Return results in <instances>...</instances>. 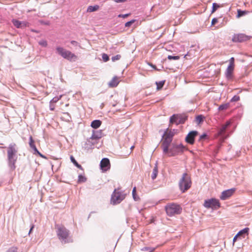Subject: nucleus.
<instances>
[{"label":"nucleus","mask_w":252,"mask_h":252,"mask_svg":"<svg viewBox=\"0 0 252 252\" xmlns=\"http://www.w3.org/2000/svg\"><path fill=\"white\" fill-rule=\"evenodd\" d=\"M17 153V148L15 143L9 144L7 150V158L8 160V165L11 170L15 169V162L17 160L16 154Z\"/></svg>","instance_id":"1"},{"label":"nucleus","mask_w":252,"mask_h":252,"mask_svg":"<svg viewBox=\"0 0 252 252\" xmlns=\"http://www.w3.org/2000/svg\"><path fill=\"white\" fill-rule=\"evenodd\" d=\"M177 129H170L167 128L162 135V142L161 148L165 152L167 151L168 147H169L172 141L173 137L177 132Z\"/></svg>","instance_id":"2"},{"label":"nucleus","mask_w":252,"mask_h":252,"mask_svg":"<svg viewBox=\"0 0 252 252\" xmlns=\"http://www.w3.org/2000/svg\"><path fill=\"white\" fill-rule=\"evenodd\" d=\"M187 150L182 144H177L172 143L171 147H168L166 152L163 150V154L168 157H174L183 153L185 150Z\"/></svg>","instance_id":"3"},{"label":"nucleus","mask_w":252,"mask_h":252,"mask_svg":"<svg viewBox=\"0 0 252 252\" xmlns=\"http://www.w3.org/2000/svg\"><path fill=\"white\" fill-rule=\"evenodd\" d=\"M191 185L190 177L187 173H184L179 183L180 190L184 192L190 188Z\"/></svg>","instance_id":"4"},{"label":"nucleus","mask_w":252,"mask_h":252,"mask_svg":"<svg viewBox=\"0 0 252 252\" xmlns=\"http://www.w3.org/2000/svg\"><path fill=\"white\" fill-rule=\"evenodd\" d=\"M56 50L57 53L64 59L70 61H75L77 59V56L74 54L62 47H57Z\"/></svg>","instance_id":"5"},{"label":"nucleus","mask_w":252,"mask_h":252,"mask_svg":"<svg viewBox=\"0 0 252 252\" xmlns=\"http://www.w3.org/2000/svg\"><path fill=\"white\" fill-rule=\"evenodd\" d=\"M57 232L59 239L61 240L62 243H66L72 241V240H68L69 231L64 226L59 227Z\"/></svg>","instance_id":"6"},{"label":"nucleus","mask_w":252,"mask_h":252,"mask_svg":"<svg viewBox=\"0 0 252 252\" xmlns=\"http://www.w3.org/2000/svg\"><path fill=\"white\" fill-rule=\"evenodd\" d=\"M165 210L169 216H173L180 214L182 209L179 205L173 203L167 205L165 206Z\"/></svg>","instance_id":"7"},{"label":"nucleus","mask_w":252,"mask_h":252,"mask_svg":"<svg viewBox=\"0 0 252 252\" xmlns=\"http://www.w3.org/2000/svg\"><path fill=\"white\" fill-rule=\"evenodd\" d=\"M126 197V194L122 191H117L116 189L111 196V202L113 205L119 204Z\"/></svg>","instance_id":"8"},{"label":"nucleus","mask_w":252,"mask_h":252,"mask_svg":"<svg viewBox=\"0 0 252 252\" xmlns=\"http://www.w3.org/2000/svg\"><path fill=\"white\" fill-rule=\"evenodd\" d=\"M203 206L207 209L211 208L213 210H217L220 207V204L218 199L211 198L205 200Z\"/></svg>","instance_id":"9"},{"label":"nucleus","mask_w":252,"mask_h":252,"mask_svg":"<svg viewBox=\"0 0 252 252\" xmlns=\"http://www.w3.org/2000/svg\"><path fill=\"white\" fill-rule=\"evenodd\" d=\"M198 135V132L196 130L190 131L185 138V141L188 144L192 145L194 143V139Z\"/></svg>","instance_id":"10"},{"label":"nucleus","mask_w":252,"mask_h":252,"mask_svg":"<svg viewBox=\"0 0 252 252\" xmlns=\"http://www.w3.org/2000/svg\"><path fill=\"white\" fill-rule=\"evenodd\" d=\"M250 39L249 36L246 35L243 33H239L235 34L233 38L232 41L235 42H241L245 41H247Z\"/></svg>","instance_id":"11"},{"label":"nucleus","mask_w":252,"mask_h":252,"mask_svg":"<svg viewBox=\"0 0 252 252\" xmlns=\"http://www.w3.org/2000/svg\"><path fill=\"white\" fill-rule=\"evenodd\" d=\"M235 189H230L223 191L220 196V199L222 200H225L231 197L235 192Z\"/></svg>","instance_id":"12"},{"label":"nucleus","mask_w":252,"mask_h":252,"mask_svg":"<svg viewBox=\"0 0 252 252\" xmlns=\"http://www.w3.org/2000/svg\"><path fill=\"white\" fill-rule=\"evenodd\" d=\"M100 166L102 170L106 171L110 168V161L107 158H103L100 161Z\"/></svg>","instance_id":"13"},{"label":"nucleus","mask_w":252,"mask_h":252,"mask_svg":"<svg viewBox=\"0 0 252 252\" xmlns=\"http://www.w3.org/2000/svg\"><path fill=\"white\" fill-rule=\"evenodd\" d=\"M234 67L228 65L225 72V75L228 80H231L233 78V72Z\"/></svg>","instance_id":"14"},{"label":"nucleus","mask_w":252,"mask_h":252,"mask_svg":"<svg viewBox=\"0 0 252 252\" xmlns=\"http://www.w3.org/2000/svg\"><path fill=\"white\" fill-rule=\"evenodd\" d=\"M231 124V122L228 121L225 124L223 125L219 131V134L221 136H224L227 128L230 126Z\"/></svg>","instance_id":"15"},{"label":"nucleus","mask_w":252,"mask_h":252,"mask_svg":"<svg viewBox=\"0 0 252 252\" xmlns=\"http://www.w3.org/2000/svg\"><path fill=\"white\" fill-rule=\"evenodd\" d=\"M91 140L89 138L86 140V142L82 145V148L85 151H89L94 148L93 146V143L91 142Z\"/></svg>","instance_id":"16"},{"label":"nucleus","mask_w":252,"mask_h":252,"mask_svg":"<svg viewBox=\"0 0 252 252\" xmlns=\"http://www.w3.org/2000/svg\"><path fill=\"white\" fill-rule=\"evenodd\" d=\"M103 133L101 130H93L92 136L96 139H99L102 137Z\"/></svg>","instance_id":"17"},{"label":"nucleus","mask_w":252,"mask_h":252,"mask_svg":"<svg viewBox=\"0 0 252 252\" xmlns=\"http://www.w3.org/2000/svg\"><path fill=\"white\" fill-rule=\"evenodd\" d=\"M249 231V228L248 227H246L239 231V232L237 234V236H239V238L240 239L244 238L246 235H248Z\"/></svg>","instance_id":"18"},{"label":"nucleus","mask_w":252,"mask_h":252,"mask_svg":"<svg viewBox=\"0 0 252 252\" xmlns=\"http://www.w3.org/2000/svg\"><path fill=\"white\" fill-rule=\"evenodd\" d=\"M119 83L118 78L117 76H114L112 80L108 83L110 87L113 88L117 86Z\"/></svg>","instance_id":"19"},{"label":"nucleus","mask_w":252,"mask_h":252,"mask_svg":"<svg viewBox=\"0 0 252 252\" xmlns=\"http://www.w3.org/2000/svg\"><path fill=\"white\" fill-rule=\"evenodd\" d=\"M101 124V121L99 120H95L92 122L91 126L94 128H98Z\"/></svg>","instance_id":"20"},{"label":"nucleus","mask_w":252,"mask_h":252,"mask_svg":"<svg viewBox=\"0 0 252 252\" xmlns=\"http://www.w3.org/2000/svg\"><path fill=\"white\" fill-rule=\"evenodd\" d=\"M29 140V145L31 148H32L34 151L33 154H34L35 152H38V150L34 144V140H33L32 136H30Z\"/></svg>","instance_id":"21"},{"label":"nucleus","mask_w":252,"mask_h":252,"mask_svg":"<svg viewBox=\"0 0 252 252\" xmlns=\"http://www.w3.org/2000/svg\"><path fill=\"white\" fill-rule=\"evenodd\" d=\"M99 9V6L98 5H95L94 6L90 5L88 6L87 11L88 12H92L97 11Z\"/></svg>","instance_id":"22"},{"label":"nucleus","mask_w":252,"mask_h":252,"mask_svg":"<svg viewBox=\"0 0 252 252\" xmlns=\"http://www.w3.org/2000/svg\"><path fill=\"white\" fill-rule=\"evenodd\" d=\"M158 173V166L157 164H156V166L154 167L153 172L152 174L151 178L153 180H155L157 176Z\"/></svg>","instance_id":"23"},{"label":"nucleus","mask_w":252,"mask_h":252,"mask_svg":"<svg viewBox=\"0 0 252 252\" xmlns=\"http://www.w3.org/2000/svg\"><path fill=\"white\" fill-rule=\"evenodd\" d=\"M178 115L174 114L170 118V123H175L177 124H178Z\"/></svg>","instance_id":"24"},{"label":"nucleus","mask_w":252,"mask_h":252,"mask_svg":"<svg viewBox=\"0 0 252 252\" xmlns=\"http://www.w3.org/2000/svg\"><path fill=\"white\" fill-rule=\"evenodd\" d=\"M230 106V104L229 103H226L224 104H222L219 106L218 108V110L219 111H223L227 109Z\"/></svg>","instance_id":"25"},{"label":"nucleus","mask_w":252,"mask_h":252,"mask_svg":"<svg viewBox=\"0 0 252 252\" xmlns=\"http://www.w3.org/2000/svg\"><path fill=\"white\" fill-rule=\"evenodd\" d=\"M12 23L17 28H22L21 21H19L16 19H13L12 20Z\"/></svg>","instance_id":"26"},{"label":"nucleus","mask_w":252,"mask_h":252,"mask_svg":"<svg viewBox=\"0 0 252 252\" xmlns=\"http://www.w3.org/2000/svg\"><path fill=\"white\" fill-rule=\"evenodd\" d=\"M178 117H178L179 119L178 121V124H184L187 119V117L185 116H182L180 115H178Z\"/></svg>","instance_id":"27"},{"label":"nucleus","mask_w":252,"mask_h":252,"mask_svg":"<svg viewBox=\"0 0 252 252\" xmlns=\"http://www.w3.org/2000/svg\"><path fill=\"white\" fill-rule=\"evenodd\" d=\"M155 248L153 247H145L141 249V251L145 252H153L155 251Z\"/></svg>","instance_id":"28"},{"label":"nucleus","mask_w":252,"mask_h":252,"mask_svg":"<svg viewBox=\"0 0 252 252\" xmlns=\"http://www.w3.org/2000/svg\"><path fill=\"white\" fill-rule=\"evenodd\" d=\"M70 159H71V161L74 163V164L77 166L78 168H80V169H82V167L81 166V165L80 164H79L77 161L75 159V158H74V157L73 156H71L70 157Z\"/></svg>","instance_id":"29"},{"label":"nucleus","mask_w":252,"mask_h":252,"mask_svg":"<svg viewBox=\"0 0 252 252\" xmlns=\"http://www.w3.org/2000/svg\"><path fill=\"white\" fill-rule=\"evenodd\" d=\"M220 7V5L219 4L214 2L212 5V9L211 12L213 13L215 12Z\"/></svg>","instance_id":"30"},{"label":"nucleus","mask_w":252,"mask_h":252,"mask_svg":"<svg viewBox=\"0 0 252 252\" xmlns=\"http://www.w3.org/2000/svg\"><path fill=\"white\" fill-rule=\"evenodd\" d=\"M132 193L133 199L135 201H138L139 199V197L136 195V187L133 189Z\"/></svg>","instance_id":"31"},{"label":"nucleus","mask_w":252,"mask_h":252,"mask_svg":"<svg viewBox=\"0 0 252 252\" xmlns=\"http://www.w3.org/2000/svg\"><path fill=\"white\" fill-rule=\"evenodd\" d=\"M86 180H87V179L85 176H84L82 175H79L78 176V183H84L86 181Z\"/></svg>","instance_id":"32"},{"label":"nucleus","mask_w":252,"mask_h":252,"mask_svg":"<svg viewBox=\"0 0 252 252\" xmlns=\"http://www.w3.org/2000/svg\"><path fill=\"white\" fill-rule=\"evenodd\" d=\"M165 83V81H161L159 82H157L156 84L157 86V90H160L162 88Z\"/></svg>","instance_id":"33"},{"label":"nucleus","mask_w":252,"mask_h":252,"mask_svg":"<svg viewBox=\"0 0 252 252\" xmlns=\"http://www.w3.org/2000/svg\"><path fill=\"white\" fill-rule=\"evenodd\" d=\"M62 96H60L59 97L56 96L53 98L50 101L51 103H55L57 102L61 98Z\"/></svg>","instance_id":"34"},{"label":"nucleus","mask_w":252,"mask_h":252,"mask_svg":"<svg viewBox=\"0 0 252 252\" xmlns=\"http://www.w3.org/2000/svg\"><path fill=\"white\" fill-rule=\"evenodd\" d=\"M246 13V11L241 10L240 9L237 10V17H240L244 16Z\"/></svg>","instance_id":"35"},{"label":"nucleus","mask_w":252,"mask_h":252,"mask_svg":"<svg viewBox=\"0 0 252 252\" xmlns=\"http://www.w3.org/2000/svg\"><path fill=\"white\" fill-rule=\"evenodd\" d=\"M167 58L169 60H178L180 59V57L179 56L168 55L167 57Z\"/></svg>","instance_id":"36"},{"label":"nucleus","mask_w":252,"mask_h":252,"mask_svg":"<svg viewBox=\"0 0 252 252\" xmlns=\"http://www.w3.org/2000/svg\"><path fill=\"white\" fill-rule=\"evenodd\" d=\"M39 44L42 47H46L47 46V42L45 40H41L38 42Z\"/></svg>","instance_id":"37"},{"label":"nucleus","mask_w":252,"mask_h":252,"mask_svg":"<svg viewBox=\"0 0 252 252\" xmlns=\"http://www.w3.org/2000/svg\"><path fill=\"white\" fill-rule=\"evenodd\" d=\"M102 58L104 62H106L109 61V56L105 53H103L102 55Z\"/></svg>","instance_id":"38"},{"label":"nucleus","mask_w":252,"mask_h":252,"mask_svg":"<svg viewBox=\"0 0 252 252\" xmlns=\"http://www.w3.org/2000/svg\"><path fill=\"white\" fill-rule=\"evenodd\" d=\"M121 58V56L120 55H117L116 56H113L111 59L113 62H115L116 61L120 60Z\"/></svg>","instance_id":"39"},{"label":"nucleus","mask_w":252,"mask_h":252,"mask_svg":"<svg viewBox=\"0 0 252 252\" xmlns=\"http://www.w3.org/2000/svg\"><path fill=\"white\" fill-rule=\"evenodd\" d=\"M89 139L91 140V142L93 143V146L94 147V145L97 143V141L98 139H96L94 138H93L91 136L90 138H89Z\"/></svg>","instance_id":"40"},{"label":"nucleus","mask_w":252,"mask_h":252,"mask_svg":"<svg viewBox=\"0 0 252 252\" xmlns=\"http://www.w3.org/2000/svg\"><path fill=\"white\" fill-rule=\"evenodd\" d=\"M203 118H204L203 116L202 115H198L196 117V121L198 122V123H200L202 121H203Z\"/></svg>","instance_id":"41"},{"label":"nucleus","mask_w":252,"mask_h":252,"mask_svg":"<svg viewBox=\"0 0 252 252\" xmlns=\"http://www.w3.org/2000/svg\"><path fill=\"white\" fill-rule=\"evenodd\" d=\"M134 22H135V20H132L131 21L126 22L125 23V27H129Z\"/></svg>","instance_id":"42"},{"label":"nucleus","mask_w":252,"mask_h":252,"mask_svg":"<svg viewBox=\"0 0 252 252\" xmlns=\"http://www.w3.org/2000/svg\"><path fill=\"white\" fill-rule=\"evenodd\" d=\"M240 99V97L238 95H234L231 99V102L237 101Z\"/></svg>","instance_id":"43"},{"label":"nucleus","mask_w":252,"mask_h":252,"mask_svg":"<svg viewBox=\"0 0 252 252\" xmlns=\"http://www.w3.org/2000/svg\"><path fill=\"white\" fill-rule=\"evenodd\" d=\"M229 62V64L228 65L234 67V58L233 57H231L230 59Z\"/></svg>","instance_id":"44"},{"label":"nucleus","mask_w":252,"mask_h":252,"mask_svg":"<svg viewBox=\"0 0 252 252\" xmlns=\"http://www.w3.org/2000/svg\"><path fill=\"white\" fill-rule=\"evenodd\" d=\"M207 135L206 133H203L199 137V141H201L202 140L205 139L207 137Z\"/></svg>","instance_id":"45"},{"label":"nucleus","mask_w":252,"mask_h":252,"mask_svg":"<svg viewBox=\"0 0 252 252\" xmlns=\"http://www.w3.org/2000/svg\"><path fill=\"white\" fill-rule=\"evenodd\" d=\"M34 154L36 155H39L40 157L43 158H45V159H47V158L44 156L43 155H42V154H41L38 151V152H35Z\"/></svg>","instance_id":"46"},{"label":"nucleus","mask_w":252,"mask_h":252,"mask_svg":"<svg viewBox=\"0 0 252 252\" xmlns=\"http://www.w3.org/2000/svg\"><path fill=\"white\" fill-rule=\"evenodd\" d=\"M129 14H120L118 15V17L125 18L127 17V16H128L129 15Z\"/></svg>","instance_id":"47"},{"label":"nucleus","mask_w":252,"mask_h":252,"mask_svg":"<svg viewBox=\"0 0 252 252\" xmlns=\"http://www.w3.org/2000/svg\"><path fill=\"white\" fill-rule=\"evenodd\" d=\"M218 22V19L216 18H214L211 22V25H214Z\"/></svg>","instance_id":"48"},{"label":"nucleus","mask_w":252,"mask_h":252,"mask_svg":"<svg viewBox=\"0 0 252 252\" xmlns=\"http://www.w3.org/2000/svg\"><path fill=\"white\" fill-rule=\"evenodd\" d=\"M49 107H50V110L51 111H53L55 109V105L53 104V103H51L50 102Z\"/></svg>","instance_id":"49"},{"label":"nucleus","mask_w":252,"mask_h":252,"mask_svg":"<svg viewBox=\"0 0 252 252\" xmlns=\"http://www.w3.org/2000/svg\"><path fill=\"white\" fill-rule=\"evenodd\" d=\"M71 43L73 45H78V43L77 42L75 41H74V40H72L71 41Z\"/></svg>","instance_id":"50"},{"label":"nucleus","mask_w":252,"mask_h":252,"mask_svg":"<svg viewBox=\"0 0 252 252\" xmlns=\"http://www.w3.org/2000/svg\"><path fill=\"white\" fill-rule=\"evenodd\" d=\"M149 65L152 67L154 69H156V70H158L157 69V67L156 66V65L153 64L152 63H149Z\"/></svg>","instance_id":"51"},{"label":"nucleus","mask_w":252,"mask_h":252,"mask_svg":"<svg viewBox=\"0 0 252 252\" xmlns=\"http://www.w3.org/2000/svg\"><path fill=\"white\" fill-rule=\"evenodd\" d=\"M237 238H239V236H237V234H236L233 238V243L236 241Z\"/></svg>","instance_id":"52"},{"label":"nucleus","mask_w":252,"mask_h":252,"mask_svg":"<svg viewBox=\"0 0 252 252\" xmlns=\"http://www.w3.org/2000/svg\"><path fill=\"white\" fill-rule=\"evenodd\" d=\"M22 28L27 26V23H26L25 22H22Z\"/></svg>","instance_id":"53"},{"label":"nucleus","mask_w":252,"mask_h":252,"mask_svg":"<svg viewBox=\"0 0 252 252\" xmlns=\"http://www.w3.org/2000/svg\"><path fill=\"white\" fill-rule=\"evenodd\" d=\"M33 228H34V225H32V227H31L30 230V231L29 232V234L31 233V232H32V230L33 229Z\"/></svg>","instance_id":"54"},{"label":"nucleus","mask_w":252,"mask_h":252,"mask_svg":"<svg viewBox=\"0 0 252 252\" xmlns=\"http://www.w3.org/2000/svg\"><path fill=\"white\" fill-rule=\"evenodd\" d=\"M64 114H66V115H68V116L69 115V113H67V112L64 113Z\"/></svg>","instance_id":"55"},{"label":"nucleus","mask_w":252,"mask_h":252,"mask_svg":"<svg viewBox=\"0 0 252 252\" xmlns=\"http://www.w3.org/2000/svg\"><path fill=\"white\" fill-rule=\"evenodd\" d=\"M133 148H134V146H131V148H130V149H133Z\"/></svg>","instance_id":"56"}]
</instances>
